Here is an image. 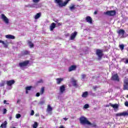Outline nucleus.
<instances>
[{"mask_svg":"<svg viewBox=\"0 0 128 128\" xmlns=\"http://www.w3.org/2000/svg\"><path fill=\"white\" fill-rule=\"evenodd\" d=\"M116 10H109L107 11L106 12H104V14H106V16H114L116 14Z\"/></svg>","mask_w":128,"mask_h":128,"instance_id":"nucleus-6","label":"nucleus"},{"mask_svg":"<svg viewBox=\"0 0 128 128\" xmlns=\"http://www.w3.org/2000/svg\"><path fill=\"white\" fill-rule=\"evenodd\" d=\"M40 104H44V100H42L40 102Z\"/></svg>","mask_w":128,"mask_h":128,"instance_id":"nucleus-40","label":"nucleus"},{"mask_svg":"<svg viewBox=\"0 0 128 128\" xmlns=\"http://www.w3.org/2000/svg\"><path fill=\"white\" fill-rule=\"evenodd\" d=\"M124 64H128V58L126 59L125 61H124Z\"/></svg>","mask_w":128,"mask_h":128,"instance_id":"nucleus-44","label":"nucleus"},{"mask_svg":"<svg viewBox=\"0 0 128 128\" xmlns=\"http://www.w3.org/2000/svg\"><path fill=\"white\" fill-rule=\"evenodd\" d=\"M28 90H26V94H28Z\"/></svg>","mask_w":128,"mask_h":128,"instance_id":"nucleus-51","label":"nucleus"},{"mask_svg":"<svg viewBox=\"0 0 128 128\" xmlns=\"http://www.w3.org/2000/svg\"><path fill=\"white\" fill-rule=\"evenodd\" d=\"M72 84L73 86H75V87L78 86V80L74 79H72Z\"/></svg>","mask_w":128,"mask_h":128,"instance_id":"nucleus-18","label":"nucleus"},{"mask_svg":"<svg viewBox=\"0 0 128 128\" xmlns=\"http://www.w3.org/2000/svg\"><path fill=\"white\" fill-rule=\"evenodd\" d=\"M4 104H6V100L4 101Z\"/></svg>","mask_w":128,"mask_h":128,"instance_id":"nucleus-52","label":"nucleus"},{"mask_svg":"<svg viewBox=\"0 0 128 128\" xmlns=\"http://www.w3.org/2000/svg\"><path fill=\"white\" fill-rule=\"evenodd\" d=\"M128 112H122L118 113L116 114V116H128Z\"/></svg>","mask_w":128,"mask_h":128,"instance_id":"nucleus-9","label":"nucleus"},{"mask_svg":"<svg viewBox=\"0 0 128 128\" xmlns=\"http://www.w3.org/2000/svg\"><path fill=\"white\" fill-rule=\"evenodd\" d=\"M32 1L33 2H34V4H38L40 2V0H32Z\"/></svg>","mask_w":128,"mask_h":128,"instance_id":"nucleus-32","label":"nucleus"},{"mask_svg":"<svg viewBox=\"0 0 128 128\" xmlns=\"http://www.w3.org/2000/svg\"><path fill=\"white\" fill-rule=\"evenodd\" d=\"M44 88L42 87L40 89V94H44Z\"/></svg>","mask_w":128,"mask_h":128,"instance_id":"nucleus-27","label":"nucleus"},{"mask_svg":"<svg viewBox=\"0 0 128 128\" xmlns=\"http://www.w3.org/2000/svg\"><path fill=\"white\" fill-rule=\"evenodd\" d=\"M0 44H2L4 46V47L5 48H8V45L7 43H6L0 40Z\"/></svg>","mask_w":128,"mask_h":128,"instance_id":"nucleus-19","label":"nucleus"},{"mask_svg":"<svg viewBox=\"0 0 128 128\" xmlns=\"http://www.w3.org/2000/svg\"><path fill=\"white\" fill-rule=\"evenodd\" d=\"M47 110L48 112H52V108L50 106H48Z\"/></svg>","mask_w":128,"mask_h":128,"instance_id":"nucleus-30","label":"nucleus"},{"mask_svg":"<svg viewBox=\"0 0 128 128\" xmlns=\"http://www.w3.org/2000/svg\"><path fill=\"white\" fill-rule=\"evenodd\" d=\"M56 83L58 84H60V82H62V80H64V78H58L56 79Z\"/></svg>","mask_w":128,"mask_h":128,"instance_id":"nucleus-24","label":"nucleus"},{"mask_svg":"<svg viewBox=\"0 0 128 128\" xmlns=\"http://www.w3.org/2000/svg\"><path fill=\"white\" fill-rule=\"evenodd\" d=\"M6 112H8V110H6V108L3 109L4 114H6Z\"/></svg>","mask_w":128,"mask_h":128,"instance_id":"nucleus-36","label":"nucleus"},{"mask_svg":"<svg viewBox=\"0 0 128 128\" xmlns=\"http://www.w3.org/2000/svg\"><path fill=\"white\" fill-rule=\"evenodd\" d=\"M6 38L8 40H14L16 38V37L12 34L6 35Z\"/></svg>","mask_w":128,"mask_h":128,"instance_id":"nucleus-17","label":"nucleus"},{"mask_svg":"<svg viewBox=\"0 0 128 128\" xmlns=\"http://www.w3.org/2000/svg\"><path fill=\"white\" fill-rule=\"evenodd\" d=\"M70 2V0H66L64 2H62V0H55V2L58 4L60 8H62V6H66L68 3Z\"/></svg>","mask_w":128,"mask_h":128,"instance_id":"nucleus-2","label":"nucleus"},{"mask_svg":"<svg viewBox=\"0 0 128 128\" xmlns=\"http://www.w3.org/2000/svg\"><path fill=\"white\" fill-rule=\"evenodd\" d=\"M58 26H62V23H58Z\"/></svg>","mask_w":128,"mask_h":128,"instance_id":"nucleus-50","label":"nucleus"},{"mask_svg":"<svg viewBox=\"0 0 128 128\" xmlns=\"http://www.w3.org/2000/svg\"><path fill=\"white\" fill-rule=\"evenodd\" d=\"M41 14H42L40 13H38L36 15H35L34 16L35 20H38V18H40Z\"/></svg>","mask_w":128,"mask_h":128,"instance_id":"nucleus-26","label":"nucleus"},{"mask_svg":"<svg viewBox=\"0 0 128 128\" xmlns=\"http://www.w3.org/2000/svg\"><path fill=\"white\" fill-rule=\"evenodd\" d=\"M88 92H84L82 94V98H88Z\"/></svg>","mask_w":128,"mask_h":128,"instance_id":"nucleus-20","label":"nucleus"},{"mask_svg":"<svg viewBox=\"0 0 128 128\" xmlns=\"http://www.w3.org/2000/svg\"><path fill=\"white\" fill-rule=\"evenodd\" d=\"M89 107H90V105H88V104H86L84 106V108H88Z\"/></svg>","mask_w":128,"mask_h":128,"instance_id":"nucleus-34","label":"nucleus"},{"mask_svg":"<svg viewBox=\"0 0 128 128\" xmlns=\"http://www.w3.org/2000/svg\"><path fill=\"white\" fill-rule=\"evenodd\" d=\"M117 34H118V36L120 38H122L124 36V34H126V32L124 30L122 29H120L116 32Z\"/></svg>","mask_w":128,"mask_h":128,"instance_id":"nucleus-4","label":"nucleus"},{"mask_svg":"<svg viewBox=\"0 0 128 128\" xmlns=\"http://www.w3.org/2000/svg\"><path fill=\"white\" fill-rule=\"evenodd\" d=\"M59 128H64V126H60Z\"/></svg>","mask_w":128,"mask_h":128,"instance_id":"nucleus-46","label":"nucleus"},{"mask_svg":"<svg viewBox=\"0 0 128 128\" xmlns=\"http://www.w3.org/2000/svg\"><path fill=\"white\" fill-rule=\"evenodd\" d=\"M86 20L87 22L90 24H92V17L87 16L86 18Z\"/></svg>","mask_w":128,"mask_h":128,"instance_id":"nucleus-11","label":"nucleus"},{"mask_svg":"<svg viewBox=\"0 0 128 128\" xmlns=\"http://www.w3.org/2000/svg\"><path fill=\"white\" fill-rule=\"evenodd\" d=\"M94 90H96V87H94Z\"/></svg>","mask_w":128,"mask_h":128,"instance_id":"nucleus-54","label":"nucleus"},{"mask_svg":"<svg viewBox=\"0 0 128 128\" xmlns=\"http://www.w3.org/2000/svg\"><path fill=\"white\" fill-rule=\"evenodd\" d=\"M127 98H128V95H127Z\"/></svg>","mask_w":128,"mask_h":128,"instance_id":"nucleus-56","label":"nucleus"},{"mask_svg":"<svg viewBox=\"0 0 128 128\" xmlns=\"http://www.w3.org/2000/svg\"><path fill=\"white\" fill-rule=\"evenodd\" d=\"M121 50H123L124 48V44H120L119 46Z\"/></svg>","mask_w":128,"mask_h":128,"instance_id":"nucleus-31","label":"nucleus"},{"mask_svg":"<svg viewBox=\"0 0 128 128\" xmlns=\"http://www.w3.org/2000/svg\"><path fill=\"white\" fill-rule=\"evenodd\" d=\"M111 80H114L115 82H120V77L118 74H114L112 75Z\"/></svg>","mask_w":128,"mask_h":128,"instance_id":"nucleus-8","label":"nucleus"},{"mask_svg":"<svg viewBox=\"0 0 128 128\" xmlns=\"http://www.w3.org/2000/svg\"><path fill=\"white\" fill-rule=\"evenodd\" d=\"M81 76H82V80H84V78H86V75L83 74L81 75Z\"/></svg>","mask_w":128,"mask_h":128,"instance_id":"nucleus-35","label":"nucleus"},{"mask_svg":"<svg viewBox=\"0 0 128 128\" xmlns=\"http://www.w3.org/2000/svg\"><path fill=\"white\" fill-rule=\"evenodd\" d=\"M16 116V118H20L22 116L20 115V114H17Z\"/></svg>","mask_w":128,"mask_h":128,"instance_id":"nucleus-37","label":"nucleus"},{"mask_svg":"<svg viewBox=\"0 0 128 128\" xmlns=\"http://www.w3.org/2000/svg\"><path fill=\"white\" fill-rule=\"evenodd\" d=\"M38 126V124L36 122H34V124L32 125L33 128H37Z\"/></svg>","mask_w":128,"mask_h":128,"instance_id":"nucleus-29","label":"nucleus"},{"mask_svg":"<svg viewBox=\"0 0 128 128\" xmlns=\"http://www.w3.org/2000/svg\"><path fill=\"white\" fill-rule=\"evenodd\" d=\"M40 82H42V80H41Z\"/></svg>","mask_w":128,"mask_h":128,"instance_id":"nucleus-53","label":"nucleus"},{"mask_svg":"<svg viewBox=\"0 0 128 128\" xmlns=\"http://www.w3.org/2000/svg\"><path fill=\"white\" fill-rule=\"evenodd\" d=\"M1 18L4 22H5V24H8V22H10V20H8V18L4 14H2L1 15Z\"/></svg>","mask_w":128,"mask_h":128,"instance_id":"nucleus-7","label":"nucleus"},{"mask_svg":"<svg viewBox=\"0 0 128 128\" xmlns=\"http://www.w3.org/2000/svg\"><path fill=\"white\" fill-rule=\"evenodd\" d=\"M4 86V82H2L1 84H0V86Z\"/></svg>","mask_w":128,"mask_h":128,"instance_id":"nucleus-41","label":"nucleus"},{"mask_svg":"<svg viewBox=\"0 0 128 128\" xmlns=\"http://www.w3.org/2000/svg\"><path fill=\"white\" fill-rule=\"evenodd\" d=\"M63 120H68V118H63Z\"/></svg>","mask_w":128,"mask_h":128,"instance_id":"nucleus-49","label":"nucleus"},{"mask_svg":"<svg viewBox=\"0 0 128 128\" xmlns=\"http://www.w3.org/2000/svg\"><path fill=\"white\" fill-rule=\"evenodd\" d=\"M96 54L98 57V60H100L102 58V50H97L96 51Z\"/></svg>","mask_w":128,"mask_h":128,"instance_id":"nucleus-5","label":"nucleus"},{"mask_svg":"<svg viewBox=\"0 0 128 128\" xmlns=\"http://www.w3.org/2000/svg\"><path fill=\"white\" fill-rule=\"evenodd\" d=\"M26 90H32V86L26 87Z\"/></svg>","mask_w":128,"mask_h":128,"instance_id":"nucleus-33","label":"nucleus"},{"mask_svg":"<svg viewBox=\"0 0 128 128\" xmlns=\"http://www.w3.org/2000/svg\"><path fill=\"white\" fill-rule=\"evenodd\" d=\"M64 90H66V87H64V85L60 86V94H64Z\"/></svg>","mask_w":128,"mask_h":128,"instance_id":"nucleus-15","label":"nucleus"},{"mask_svg":"<svg viewBox=\"0 0 128 128\" xmlns=\"http://www.w3.org/2000/svg\"><path fill=\"white\" fill-rule=\"evenodd\" d=\"M20 100L18 99L17 100V104H20Z\"/></svg>","mask_w":128,"mask_h":128,"instance_id":"nucleus-45","label":"nucleus"},{"mask_svg":"<svg viewBox=\"0 0 128 128\" xmlns=\"http://www.w3.org/2000/svg\"><path fill=\"white\" fill-rule=\"evenodd\" d=\"M30 54V52L28 51H24L23 52V54Z\"/></svg>","mask_w":128,"mask_h":128,"instance_id":"nucleus-38","label":"nucleus"},{"mask_svg":"<svg viewBox=\"0 0 128 128\" xmlns=\"http://www.w3.org/2000/svg\"><path fill=\"white\" fill-rule=\"evenodd\" d=\"M69 8L71 12H72V10L76 9V6L72 4L70 6Z\"/></svg>","mask_w":128,"mask_h":128,"instance_id":"nucleus-25","label":"nucleus"},{"mask_svg":"<svg viewBox=\"0 0 128 128\" xmlns=\"http://www.w3.org/2000/svg\"><path fill=\"white\" fill-rule=\"evenodd\" d=\"M98 14V12L95 11V12H94V14Z\"/></svg>","mask_w":128,"mask_h":128,"instance_id":"nucleus-48","label":"nucleus"},{"mask_svg":"<svg viewBox=\"0 0 128 128\" xmlns=\"http://www.w3.org/2000/svg\"><path fill=\"white\" fill-rule=\"evenodd\" d=\"M15 82L14 80H10L6 82L7 86H12L14 84Z\"/></svg>","mask_w":128,"mask_h":128,"instance_id":"nucleus-14","label":"nucleus"},{"mask_svg":"<svg viewBox=\"0 0 128 128\" xmlns=\"http://www.w3.org/2000/svg\"><path fill=\"white\" fill-rule=\"evenodd\" d=\"M10 120H12V117H10Z\"/></svg>","mask_w":128,"mask_h":128,"instance_id":"nucleus-55","label":"nucleus"},{"mask_svg":"<svg viewBox=\"0 0 128 128\" xmlns=\"http://www.w3.org/2000/svg\"><path fill=\"white\" fill-rule=\"evenodd\" d=\"M30 7L34 8H40V4H38L36 3L32 4L30 5Z\"/></svg>","mask_w":128,"mask_h":128,"instance_id":"nucleus-10","label":"nucleus"},{"mask_svg":"<svg viewBox=\"0 0 128 128\" xmlns=\"http://www.w3.org/2000/svg\"><path fill=\"white\" fill-rule=\"evenodd\" d=\"M76 68V66H72L69 68L68 71L72 72V70H74Z\"/></svg>","mask_w":128,"mask_h":128,"instance_id":"nucleus-23","label":"nucleus"},{"mask_svg":"<svg viewBox=\"0 0 128 128\" xmlns=\"http://www.w3.org/2000/svg\"><path fill=\"white\" fill-rule=\"evenodd\" d=\"M40 93L38 92L36 94V96L38 97L40 96Z\"/></svg>","mask_w":128,"mask_h":128,"instance_id":"nucleus-43","label":"nucleus"},{"mask_svg":"<svg viewBox=\"0 0 128 128\" xmlns=\"http://www.w3.org/2000/svg\"><path fill=\"white\" fill-rule=\"evenodd\" d=\"M56 23L53 22L52 23L50 26V30H51V32H52V30H54V28H56Z\"/></svg>","mask_w":128,"mask_h":128,"instance_id":"nucleus-16","label":"nucleus"},{"mask_svg":"<svg viewBox=\"0 0 128 128\" xmlns=\"http://www.w3.org/2000/svg\"><path fill=\"white\" fill-rule=\"evenodd\" d=\"M110 106H112L114 108H118V105L116 104H113L112 103H110Z\"/></svg>","mask_w":128,"mask_h":128,"instance_id":"nucleus-21","label":"nucleus"},{"mask_svg":"<svg viewBox=\"0 0 128 128\" xmlns=\"http://www.w3.org/2000/svg\"><path fill=\"white\" fill-rule=\"evenodd\" d=\"M28 44L30 48H34V44H32L30 41L28 42Z\"/></svg>","mask_w":128,"mask_h":128,"instance_id":"nucleus-28","label":"nucleus"},{"mask_svg":"<svg viewBox=\"0 0 128 128\" xmlns=\"http://www.w3.org/2000/svg\"><path fill=\"white\" fill-rule=\"evenodd\" d=\"M76 34H78V32H74V33H72L71 34L70 40H74V38H76Z\"/></svg>","mask_w":128,"mask_h":128,"instance_id":"nucleus-13","label":"nucleus"},{"mask_svg":"<svg viewBox=\"0 0 128 128\" xmlns=\"http://www.w3.org/2000/svg\"><path fill=\"white\" fill-rule=\"evenodd\" d=\"M34 110H32L30 116H34Z\"/></svg>","mask_w":128,"mask_h":128,"instance_id":"nucleus-39","label":"nucleus"},{"mask_svg":"<svg viewBox=\"0 0 128 128\" xmlns=\"http://www.w3.org/2000/svg\"><path fill=\"white\" fill-rule=\"evenodd\" d=\"M80 121L81 124H88V126H96V125L92 124L90 121L88 120V118L84 116H82L80 118Z\"/></svg>","mask_w":128,"mask_h":128,"instance_id":"nucleus-1","label":"nucleus"},{"mask_svg":"<svg viewBox=\"0 0 128 128\" xmlns=\"http://www.w3.org/2000/svg\"><path fill=\"white\" fill-rule=\"evenodd\" d=\"M110 106V104H109L106 105V108H108V106Z\"/></svg>","mask_w":128,"mask_h":128,"instance_id":"nucleus-47","label":"nucleus"},{"mask_svg":"<svg viewBox=\"0 0 128 128\" xmlns=\"http://www.w3.org/2000/svg\"><path fill=\"white\" fill-rule=\"evenodd\" d=\"M8 124V122L6 121H4V123H2L0 126V128H6V125Z\"/></svg>","mask_w":128,"mask_h":128,"instance_id":"nucleus-22","label":"nucleus"},{"mask_svg":"<svg viewBox=\"0 0 128 128\" xmlns=\"http://www.w3.org/2000/svg\"><path fill=\"white\" fill-rule=\"evenodd\" d=\"M124 104L126 106H128V102L126 101L124 103Z\"/></svg>","mask_w":128,"mask_h":128,"instance_id":"nucleus-42","label":"nucleus"},{"mask_svg":"<svg viewBox=\"0 0 128 128\" xmlns=\"http://www.w3.org/2000/svg\"><path fill=\"white\" fill-rule=\"evenodd\" d=\"M124 90H128V80H124Z\"/></svg>","mask_w":128,"mask_h":128,"instance_id":"nucleus-12","label":"nucleus"},{"mask_svg":"<svg viewBox=\"0 0 128 128\" xmlns=\"http://www.w3.org/2000/svg\"><path fill=\"white\" fill-rule=\"evenodd\" d=\"M28 64H30V61L29 60H26V61H24L23 62L19 63L18 66H19L20 68H22V70H24V68L25 66H28Z\"/></svg>","mask_w":128,"mask_h":128,"instance_id":"nucleus-3","label":"nucleus"}]
</instances>
